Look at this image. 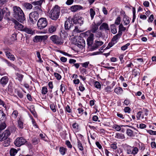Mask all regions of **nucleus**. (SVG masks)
I'll return each instance as SVG.
<instances>
[{
    "instance_id": "1",
    "label": "nucleus",
    "mask_w": 156,
    "mask_h": 156,
    "mask_svg": "<svg viewBox=\"0 0 156 156\" xmlns=\"http://www.w3.org/2000/svg\"><path fill=\"white\" fill-rule=\"evenodd\" d=\"M13 16L20 22L22 23L25 20L24 14L21 8L17 6L13 7Z\"/></svg>"
},
{
    "instance_id": "2",
    "label": "nucleus",
    "mask_w": 156,
    "mask_h": 156,
    "mask_svg": "<svg viewBox=\"0 0 156 156\" xmlns=\"http://www.w3.org/2000/svg\"><path fill=\"white\" fill-rule=\"evenodd\" d=\"M60 12V7L58 5H56L50 11L49 16L52 20H56L59 18Z\"/></svg>"
},
{
    "instance_id": "3",
    "label": "nucleus",
    "mask_w": 156,
    "mask_h": 156,
    "mask_svg": "<svg viewBox=\"0 0 156 156\" xmlns=\"http://www.w3.org/2000/svg\"><path fill=\"white\" fill-rule=\"evenodd\" d=\"M48 25V21L45 18H41L37 22V28L39 30H42L45 28Z\"/></svg>"
},
{
    "instance_id": "4",
    "label": "nucleus",
    "mask_w": 156,
    "mask_h": 156,
    "mask_svg": "<svg viewBox=\"0 0 156 156\" xmlns=\"http://www.w3.org/2000/svg\"><path fill=\"white\" fill-rule=\"evenodd\" d=\"M29 21L32 23H35L37 21L39 14L36 12H32L29 14Z\"/></svg>"
},
{
    "instance_id": "5",
    "label": "nucleus",
    "mask_w": 156,
    "mask_h": 156,
    "mask_svg": "<svg viewBox=\"0 0 156 156\" xmlns=\"http://www.w3.org/2000/svg\"><path fill=\"white\" fill-rule=\"evenodd\" d=\"M72 21L74 23H79L80 25L82 24L83 23V19L80 16H79L78 14L75 15L72 19Z\"/></svg>"
},
{
    "instance_id": "6",
    "label": "nucleus",
    "mask_w": 156,
    "mask_h": 156,
    "mask_svg": "<svg viewBox=\"0 0 156 156\" xmlns=\"http://www.w3.org/2000/svg\"><path fill=\"white\" fill-rule=\"evenodd\" d=\"M50 39L53 43L61 45L63 42L61 41L60 38L56 35H53L50 37Z\"/></svg>"
},
{
    "instance_id": "7",
    "label": "nucleus",
    "mask_w": 156,
    "mask_h": 156,
    "mask_svg": "<svg viewBox=\"0 0 156 156\" xmlns=\"http://www.w3.org/2000/svg\"><path fill=\"white\" fill-rule=\"evenodd\" d=\"M10 134V132L8 129L6 130L3 133L0 134V142L3 141L6 138H8Z\"/></svg>"
},
{
    "instance_id": "8",
    "label": "nucleus",
    "mask_w": 156,
    "mask_h": 156,
    "mask_svg": "<svg viewBox=\"0 0 156 156\" xmlns=\"http://www.w3.org/2000/svg\"><path fill=\"white\" fill-rule=\"evenodd\" d=\"M26 141V140L23 137H18L14 141V144L17 147H20L24 144Z\"/></svg>"
},
{
    "instance_id": "9",
    "label": "nucleus",
    "mask_w": 156,
    "mask_h": 156,
    "mask_svg": "<svg viewBox=\"0 0 156 156\" xmlns=\"http://www.w3.org/2000/svg\"><path fill=\"white\" fill-rule=\"evenodd\" d=\"M72 20H67L65 23V28L66 30H71L73 29L74 25L72 23Z\"/></svg>"
},
{
    "instance_id": "10",
    "label": "nucleus",
    "mask_w": 156,
    "mask_h": 156,
    "mask_svg": "<svg viewBox=\"0 0 156 156\" xmlns=\"http://www.w3.org/2000/svg\"><path fill=\"white\" fill-rule=\"evenodd\" d=\"M48 38L47 35L44 36H36L33 39V41L34 42H41L42 41H45Z\"/></svg>"
},
{
    "instance_id": "11",
    "label": "nucleus",
    "mask_w": 156,
    "mask_h": 156,
    "mask_svg": "<svg viewBox=\"0 0 156 156\" xmlns=\"http://www.w3.org/2000/svg\"><path fill=\"white\" fill-rule=\"evenodd\" d=\"M7 57L10 60L14 61L15 58L13 55H12L9 51V50L5 49H4Z\"/></svg>"
},
{
    "instance_id": "12",
    "label": "nucleus",
    "mask_w": 156,
    "mask_h": 156,
    "mask_svg": "<svg viewBox=\"0 0 156 156\" xmlns=\"http://www.w3.org/2000/svg\"><path fill=\"white\" fill-rule=\"evenodd\" d=\"M8 81V77L6 76H4L0 79V83L3 87H4L7 84Z\"/></svg>"
},
{
    "instance_id": "13",
    "label": "nucleus",
    "mask_w": 156,
    "mask_h": 156,
    "mask_svg": "<svg viewBox=\"0 0 156 156\" xmlns=\"http://www.w3.org/2000/svg\"><path fill=\"white\" fill-rule=\"evenodd\" d=\"M104 43L102 41H98L96 40L95 41V43L92 47V48L94 50L97 49L99 46L102 45Z\"/></svg>"
},
{
    "instance_id": "14",
    "label": "nucleus",
    "mask_w": 156,
    "mask_h": 156,
    "mask_svg": "<svg viewBox=\"0 0 156 156\" xmlns=\"http://www.w3.org/2000/svg\"><path fill=\"white\" fill-rule=\"evenodd\" d=\"M13 21L15 24L14 27L16 29H18L19 30H23V29H24L23 26L22 24L19 23L16 20H13Z\"/></svg>"
},
{
    "instance_id": "15",
    "label": "nucleus",
    "mask_w": 156,
    "mask_h": 156,
    "mask_svg": "<svg viewBox=\"0 0 156 156\" xmlns=\"http://www.w3.org/2000/svg\"><path fill=\"white\" fill-rule=\"evenodd\" d=\"M98 27L96 23L94 22L91 25L90 31L93 33H96L98 32Z\"/></svg>"
},
{
    "instance_id": "16",
    "label": "nucleus",
    "mask_w": 156,
    "mask_h": 156,
    "mask_svg": "<svg viewBox=\"0 0 156 156\" xmlns=\"http://www.w3.org/2000/svg\"><path fill=\"white\" fill-rule=\"evenodd\" d=\"M94 34L92 33L90 34L87 39V44L88 46H91L92 44L93 40Z\"/></svg>"
},
{
    "instance_id": "17",
    "label": "nucleus",
    "mask_w": 156,
    "mask_h": 156,
    "mask_svg": "<svg viewBox=\"0 0 156 156\" xmlns=\"http://www.w3.org/2000/svg\"><path fill=\"white\" fill-rule=\"evenodd\" d=\"M83 7L80 5H74L70 8V10L73 12H76L78 10L82 9Z\"/></svg>"
},
{
    "instance_id": "18",
    "label": "nucleus",
    "mask_w": 156,
    "mask_h": 156,
    "mask_svg": "<svg viewBox=\"0 0 156 156\" xmlns=\"http://www.w3.org/2000/svg\"><path fill=\"white\" fill-rule=\"evenodd\" d=\"M122 126H127L129 127L133 128L131 126H128V125H121L120 126H119L118 125L115 124L113 126L112 128L115 129L116 131H119L121 130V127Z\"/></svg>"
},
{
    "instance_id": "19",
    "label": "nucleus",
    "mask_w": 156,
    "mask_h": 156,
    "mask_svg": "<svg viewBox=\"0 0 156 156\" xmlns=\"http://www.w3.org/2000/svg\"><path fill=\"white\" fill-rule=\"evenodd\" d=\"M115 138L119 140H123L125 139V136L123 134L120 133H116L115 134Z\"/></svg>"
},
{
    "instance_id": "20",
    "label": "nucleus",
    "mask_w": 156,
    "mask_h": 156,
    "mask_svg": "<svg viewBox=\"0 0 156 156\" xmlns=\"http://www.w3.org/2000/svg\"><path fill=\"white\" fill-rule=\"evenodd\" d=\"M6 119V115L3 111L0 110V122H5Z\"/></svg>"
},
{
    "instance_id": "21",
    "label": "nucleus",
    "mask_w": 156,
    "mask_h": 156,
    "mask_svg": "<svg viewBox=\"0 0 156 156\" xmlns=\"http://www.w3.org/2000/svg\"><path fill=\"white\" fill-rule=\"evenodd\" d=\"M23 5L24 9L27 10L31 9L33 7L32 5L28 3H24L23 4Z\"/></svg>"
},
{
    "instance_id": "22",
    "label": "nucleus",
    "mask_w": 156,
    "mask_h": 156,
    "mask_svg": "<svg viewBox=\"0 0 156 156\" xmlns=\"http://www.w3.org/2000/svg\"><path fill=\"white\" fill-rule=\"evenodd\" d=\"M126 133L127 135L129 137H132L134 136L133 131L129 129H127Z\"/></svg>"
},
{
    "instance_id": "23",
    "label": "nucleus",
    "mask_w": 156,
    "mask_h": 156,
    "mask_svg": "<svg viewBox=\"0 0 156 156\" xmlns=\"http://www.w3.org/2000/svg\"><path fill=\"white\" fill-rule=\"evenodd\" d=\"M56 27L54 25L50 26L48 29V31L50 33H52L56 30Z\"/></svg>"
},
{
    "instance_id": "24",
    "label": "nucleus",
    "mask_w": 156,
    "mask_h": 156,
    "mask_svg": "<svg viewBox=\"0 0 156 156\" xmlns=\"http://www.w3.org/2000/svg\"><path fill=\"white\" fill-rule=\"evenodd\" d=\"M121 35V34L118 33L116 35L113 36L112 39V40L116 43L117 42V40L120 38Z\"/></svg>"
},
{
    "instance_id": "25",
    "label": "nucleus",
    "mask_w": 156,
    "mask_h": 156,
    "mask_svg": "<svg viewBox=\"0 0 156 156\" xmlns=\"http://www.w3.org/2000/svg\"><path fill=\"white\" fill-rule=\"evenodd\" d=\"M23 31H24L26 33L29 34H33L34 32L30 28H28L27 27H25L23 29Z\"/></svg>"
},
{
    "instance_id": "26",
    "label": "nucleus",
    "mask_w": 156,
    "mask_h": 156,
    "mask_svg": "<svg viewBox=\"0 0 156 156\" xmlns=\"http://www.w3.org/2000/svg\"><path fill=\"white\" fill-rule=\"evenodd\" d=\"M123 91L122 89L119 87H116L114 90V92L118 94H121L122 93Z\"/></svg>"
},
{
    "instance_id": "27",
    "label": "nucleus",
    "mask_w": 156,
    "mask_h": 156,
    "mask_svg": "<svg viewBox=\"0 0 156 156\" xmlns=\"http://www.w3.org/2000/svg\"><path fill=\"white\" fill-rule=\"evenodd\" d=\"M6 126L5 122H0V132L5 129Z\"/></svg>"
},
{
    "instance_id": "28",
    "label": "nucleus",
    "mask_w": 156,
    "mask_h": 156,
    "mask_svg": "<svg viewBox=\"0 0 156 156\" xmlns=\"http://www.w3.org/2000/svg\"><path fill=\"white\" fill-rule=\"evenodd\" d=\"M119 30L118 33H120V34L122 35V31H125L126 30V28L125 27H123L122 24H120L119 26Z\"/></svg>"
},
{
    "instance_id": "29",
    "label": "nucleus",
    "mask_w": 156,
    "mask_h": 156,
    "mask_svg": "<svg viewBox=\"0 0 156 156\" xmlns=\"http://www.w3.org/2000/svg\"><path fill=\"white\" fill-rule=\"evenodd\" d=\"M111 28V31L112 33L113 34H116L117 32V30L116 28V26L114 24H112L110 26Z\"/></svg>"
},
{
    "instance_id": "30",
    "label": "nucleus",
    "mask_w": 156,
    "mask_h": 156,
    "mask_svg": "<svg viewBox=\"0 0 156 156\" xmlns=\"http://www.w3.org/2000/svg\"><path fill=\"white\" fill-rule=\"evenodd\" d=\"M73 130V131H77L78 130L79 125L76 122H74L72 125Z\"/></svg>"
},
{
    "instance_id": "31",
    "label": "nucleus",
    "mask_w": 156,
    "mask_h": 156,
    "mask_svg": "<svg viewBox=\"0 0 156 156\" xmlns=\"http://www.w3.org/2000/svg\"><path fill=\"white\" fill-rule=\"evenodd\" d=\"M3 144V145L5 147H7L10 144V141L9 138H6Z\"/></svg>"
},
{
    "instance_id": "32",
    "label": "nucleus",
    "mask_w": 156,
    "mask_h": 156,
    "mask_svg": "<svg viewBox=\"0 0 156 156\" xmlns=\"http://www.w3.org/2000/svg\"><path fill=\"white\" fill-rule=\"evenodd\" d=\"M140 71V70L139 69H134L133 71V75L135 77L139 76Z\"/></svg>"
},
{
    "instance_id": "33",
    "label": "nucleus",
    "mask_w": 156,
    "mask_h": 156,
    "mask_svg": "<svg viewBox=\"0 0 156 156\" xmlns=\"http://www.w3.org/2000/svg\"><path fill=\"white\" fill-rule=\"evenodd\" d=\"M136 117L138 120L140 119L141 117L142 119H143L144 118V115L143 114H142V112H139L137 113Z\"/></svg>"
},
{
    "instance_id": "34",
    "label": "nucleus",
    "mask_w": 156,
    "mask_h": 156,
    "mask_svg": "<svg viewBox=\"0 0 156 156\" xmlns=\"http://www.w3.org/2000/svg\"><path fill=\"white\" fill-rule=\"evenodd\" d=\"M17 150L14 148H11L10 151V155L11 156H14L17 153Z\"/></svg>"
},
{
    "instance_id": "35",
    "label": "nucleus",
    "mask_w": 156,
    "mask_h": 156,
    "mask_svg": "<svg viewBox=\"0 0 156 156\" xmlns=\"http://www.w3.org/2000/svg\"><path fill=\"white\" fill-rule=\"evenodd\" d=\"M89 13L90 15L91 20L94 18V16L95 14V12L93 9L91 8L90 10Z\"/></svg>"
},
{
    "instance_id": "36",
    "label": "nucleus",
    "mask_w": 156,
    "mask_h": 156,
    "mask_svg": "<svg viewBox=\"0 0 156 156\" xmlns=\"http://www.w3.org/2000/svg\"><path fill=\"white\" fill-rule=\"evenodd\" d=\"M101 27H103L105 30H109L108 24L105 23H103L102 24L100 27V29Z\"/></svg>"
},
{
    "instance_id": "37",
    "label": "nucleus",
    "mask_w": 156,
    "mask_h": 156,
    "mask_svg": "<svg viewBox=\"0 0 156 156\" xmlns=\"http://www.w3.org/2000/svg\"><path fill=\"white\" fill-rule=\"evenodd\" d=\"M43 1L44 2V0H40L38 1L34 2L32 4L34 5H38L40 6Z\"/></svg>"
},
{
    "instance_id": "38",
    "label": "nucleus",
    "mask_w": 156,
    "mask_h": 156,
    "mask_svg": "<svg viewBox=\"0 0 156 156\" xmlns=\"http://www.w3.org/2000/svg\"><path fill=\"white\" fill-rule=\"evenodd\" d=\"M6 11L5 10L0 8V21H1L3 17L4 14L5 13Z\"/></svg>"
},
{
    "instance_id": "39",
    "label": "nucleus",
    "mask_w": 156,
    "mask_h": 156,
    "mask_svg": "<svg viewBox=\"0 0 156 156\" xmlns=\"http://www.w3.org/2000/svg\"><path fill=\"white\" fill-rule=\"evenodd\" d=\"M123 21L125 25H127L130 23V20L129 18L127 17H124L123 18Z\"/></svg>"
},
{
    "instance_id": "40",
    "label": "nucleus",
    "mask_w": 156,
    "mask_h": 156,
    "mask_svg": "<svg viewBox=\"0 0 156 156\" xmlns=\"http://www.w3.org/2000/svg\"><path fill=\"white\" fill-rule=\"evenodd\" d=\"M66 151V149L63 147H61L59 148V151L61 154L64 155Z\"/></svg>"
},
{
    "instance_id": "41",
    "label": "nucleus",
    "mask_w": 156,
    "mask_h": 156,
    "mask_svg": "<svg viewBox=\"0 0 156 156\" xmlns=\"http://www.w3.org/2000/svg\"><path fill=\"white\" fill-rule=\"evenodd\" d=\"M16 75L17 77L16 79H18L19 81H22L23 77V75L19 73H16Z\"/></svg>"
},
{
    "instance_id": "42",
    "label": "nucleus",
    "mask_w": 156,
    "mask_h": 156,
    "mask_svg": "<svg viewBox=\"0 0 156 156\" xmlns=\"http://www.w3.org/2000/svg\"><path fill=\"white\" fill-rule=\"evenodd\" d=\"M39 142V139L36 137L34 138L32 140V142L34 145L37 144Z\"/></svg>"
},
{
    "instance_id": "43",
    "label": "nucleus",
    "mask_w": 156,
    "mask_h": 156,
    "mask_svg": "<svg viewBox=\"0 0 156 156\" xmlns=\"http://www.w3.org/2000/svg\"><path fill=\"white\" fill-rule=\"evenodd\" d=\"M138 151V149L137 147H135L133 148L132 152H129V154H136Z\"/></svg>"
},
{
    "instance_id": "44",
    "label": "nucleus",
    "mask_w": 156,
    "mask_h": 156,
    "mask_svg": "<svg viewBox=\"0 0 156 156\" xmlns=\"http://www.w3.org/2000/svg\"><path fill=\"white\" fill-rule=\"evenodd\" d=\"M34 12H36L39 14V13H41L42 11V9L38 6H36L34 9Z\"/></svg>"
},
{
    "instance_id": "45",
    "label": "nucleus",
    "mask_w": 156,
    "mask_h": 156,
    "mask_svg": "<svg viewBox=\"0 0 156 156\" xmlns=\"http://www.w3.org/2000/svg\"><path fill=\"white\" fill-rule=\"evenodd\" d=\"M77 143L78 147L79 150L80 151H83V147L80 141L79 140H78Z\"/></svg>"
},
{
    "instance_id": "46",
    "label": "nucleus",
    "mask_w": 156,
    "mask_h": 156,
    "mask_svg": "<svg viewBox=\"0 0 156 156\" xmlns=\"http://www.w3.org/2000/svg\"><path fill=\"white\" fill-rule=\"evenodd\" d=\"M18 126L21 129L23 128V122L20 119H19L18 121Z\"/></svg>"
},
{
    "instance_id": "47",
    "label": "nucleus",
    "mask_w": 156,
    "mask_h": 156,
    "mask_svg": "<svg viewBox=\"0 0 156 156\" xmlns=\"http://www.w3.org/2000/svg\"><path fill=\"white\" fill-rule=\"evenodd\" d=\"M48 92V89L46 87H43L41 90V93L43 94H46Z\"/></svg>"
},
{
    "instance_id": "48",
    "label": "nucleus",
    "mask_w": 156,
    "mask_h": 156,
    "mask_svg": "<svg viewBox=\"0 0 156 156\" xmlns=\"http://www.w3.org/2000/svg\"><path fill=\"white\" fill-rule=\"evenodd\" d=\"M81 32H82V31L79 29L77 26L75 27V29L73 30V33L75 34L76 33H79Z\"/></svg>"
},
{
    "instance_id": "49",
    "label": "nucleus",
    "mask_w": 156,
    "mask_h": 156,
    "mask_svg": "<svg viewBox=\"0 0 156 156\" xmlns=\"http://www.w3.org/2000/svg\"><path fill=\"white\" fill-rule=\"evenodd\" d=\"M121 21V18L120 16H118L116 19L115 21V24L119 25L120 24V23Z\"/></svg>"
},
{
    "instance_id": "50",
    "label": "nucleus",
    "mask_w": 156,
    "mask_h": 156,
    "mask_svg": "<svg viewBox=\"0 0 156 156\" xmlns=\"http://www.w3.org/2000/svg\"><path fill=\"white\" fill-rule=\"evenodd\" d=\"M94 86L97 88H100L101 85L100 83L98 81H96L94 82Z\"/></svg>"
},
{
    "instance_id": "51",
    "label": "nucleus",
    "mask_w": 156,
    "mask_h": 156,
    "mask_svg": "<svg viewBox=\"0 0 156 156\" xmlns=\"http://www.w3.org/2000/svg\"><path fill=\"white\" fill-rule=\"evenodd\" d=\"M50 107L51 110L53 112H55L56 111V109L55 106V105L53 104H51L50 105Z\"/></svg>"
},
{
    "instance_id": "52",
    "label": "nucleus",
    "mask_w": 156,
    "mask_h": 156,
    "mask_svg": "<svg viewBox=\"0 0 156 156\" xmlns=\"http://www.w3.org/2000/svg\"><path fill=\"white\" fill-rule=\"evenodd\" d=\"M130 45L129 43H128L126 44L123 46L121 47V49L123 51L126 50L128 48V47Z\"/></svg>"
},
{
    "instance_id": "53",
    "label": "nucleus",
    "mask_w": 156,
    "mask_h": 156,
    "mask_svg": "<svg viewBox=\"0 0 156 156\" xmlns=\"http://www.w3.org/2000/svg\"><path fill=\"white\" fill-rule=\"evenodd\" d=\"M147 133L151 135H156V131H154L151 130H147Z\"/></svg>"
},
{
    "instance_id": "54",
    "label": "nucleus",
    "mask_w": 156,
    "mask_h": 156,
    "mask_svg": "<svg viewBox=\"0 0 156 156\" xmlns=\"http://www.w3.org/2000/svg\"><path fill=\"white\" fill-rule=\"evenodd\" d=\"M133 19L132 20V22L133 23L135 21V20L136 19V15H135V13H136V10H135V8L134 7H133Z\"/></svg>"
},
{
    "instance_id": "55",
    "label": "nucleus",
    "mask_w": 156,
    "mask_h": 156,
    "mask_svg": "<svg viewBox=\"0 0 156 156\" xmlns=\"http://www.w3.org/2000/svg\"><path fill=\"white\" fill-rule=\"evenodd\" d=\"M110 147L111 148L114 150H115L117 148V143H114L110 144Z\"/></svg>"
},
{
    "instance_id": "56",
    "label": "nucleus",
    "mask_w": 156,
    "mask_h": 156,
    "mask_svg": "<svg viewBox=\"0 0 156 156\" xmlns=\"http://www.w3.org/2000/svg\"><path fill=\"white\" fill-rule=\"evenodd\" d=\"M66 88L64 85L62 84L60 85V90L62 91L63 94L65 91Z\"/></svg>"
},
{
    "instance_id": "57",
    "label": "nucleus",
    "mask_w": 156,
    "mask_h": 156,
    "mask_svg": "<svg viewBox=\"0 0 156 156\" xmlns=\"http://www.w3.org/2000/svg\"><path fill=\"white\" fill-rule=\"evenodd\" d=\"M115 43L111 40V41L108 43V45L106 48H109L112 47Z\"/></svg>"
},
{
    "instance_id": "58",
    "label": "nucleus",
    "mask_w": 156,
    "mask_h": 156,
    "mask_svg": "<svg viewBox=\"0 0 156 156\" xmlns=\"http://www.w3.org/2000/svg\"><path fill=\"white\" fill-rule=\"evenodd\" d=\"M37 57H38L39 59V60L38 61L41 63H42L43 62V61L42 60L41 58L40 53L39 52H37Z\"/></svg>"
},
{
    "instance_id": "59",
    "label": "nucleus",
    "mask_w": 156,
    "mask_h": 156,
    "mask_svg": "<svg viewBox=\"0 0 156 156\" xmlns=\"http://www.w3.org/2000/svg\"><path fill=\"white\" fill-rule=\"evenodd\" d=\"M54 75L55 77L58 80H60L61 78V76L58 73H54Z\"/></svg>"
},
{
    "instance_id": "60",
    "label": "nucleus",
    "mask_w": 156,
    "mask_h": 156,
    "mask_svg": "<svg viewBox=\"0 0 156 156\" xmlns=\"http://www.w3.org/2000/svg\"><path fill=\"white\" fill-rule=\"evenodd\" d=\"M89 64V62H87L83 63H81V64L83 67L87 68L88 67Z\"/></svg>"
},
{
    "instance_id": "61",
    "label": "nucleus",
    "mask_w": 156,
    "mask_h": 156,
    "mask_svg": "<svg viewBox=\"0 0 156 156\" xmlns=\"http://www.w3.org/2000/svg\"><path fill=\"white\" fill-rule=\"evenodd\" d=\"M17 34H13L11 37L12 41H14L17 39L16 38Z\"/></svg>"
},
{
    "instance_id": "62",
    "label": "nucleus",
    "mask_w": 156,
    "mask_h": 156,
    "mask_svg": "<svg viewBox=\"0 0 156 156\" xmlns=\"http://www.w3.org/2000/svg\"><path fill=\"white\" fill-rule=\"evenodd\" d=\"M18 112L16 110L14 111L12 114V115L14 118H16L18 115Z\"/></svg>"
},
{
    "instance_id": "63",
    "label": "nucleus",
    "mask_w": 156,
    "mask_h": 156,
    "mask_svg": "<svg viewBox=\"0 0 156 156\" xmlns=\"http://www.w3.org/2000/svg\"><path fill=\"white\" fill-rule=\"evenodd\" d=\"M66 144L67 146V147L70 148H71L72 146L70 142L68 140H66Z\"/></svg>"
},
{
    "instance_id": "64",
    "label": "nucleus",
    "mask_w": 156,
    "mask_h": 156,
    "mask_svg": "<svg viewBox=\"0 0 156 156\" xmlns=\"http://www.w3.org/2000/svg\"><path fill=\"white\" fill-rule=\"evenodd\" d=\"M74 2V0H67L66 2V4L68 5H72Z\"/></svg>"
}]
</instances>
